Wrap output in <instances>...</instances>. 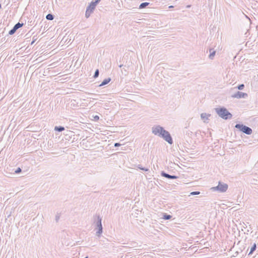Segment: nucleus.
<instances>
[{
	"label": "nucleus",
	"mask_w": 258,
	"mask_h": 258,
	"mask_svg": "<svg viewBox=\"0 0 258 258\" xmlns=\"http://www.w3.org/2000/svg\"><path fill=\"white\" fill-rule=\"evenodd\" d=\"M33 40H32V42H31V45H32V44H33L35 42V41H36V39H34V37L33 38Z\"/></svg>",
	"instance_id": "29"
},
{
	"label": "nucleus",
	"mask_w": 258,
	"mask_h": 258,
	"mask_svg": "<svg viewBox=\"0 0 258 258\" xmlns=\"http://www.w3.org/2000/svg\"><path fill=\"white\" fill-rule=\"evenodd\" d=\"M93 12V10L89 8V7H87L85 16L87 18H89L91 14Z\"/></svg>",
	"instance_id": "13"
},
{
	"label": "nucleus",
	"mask_w": 258,
	"mask_h": 258,
	"mask_svg": "<svg viewBox=\"0 0 258 258\" xmlns=\"http://www.w3.org/2000/svg\"><path fill=\"white\" fill-rule=\"evenodd\" d=\"M99 118V117L97 115H96L95 117H94V119L95 120H98Z\"/></svg>",
	"instance_id": "28"
},
{
	"label": "nucleus",
	"mask_w": 258,
	"mask_h": 258,
	"mask_svg": "<svg viewBox=\"0 0 258 258\" xmlns=\"http://www.w3.org/2000/svg\"><path fill=\"white\" fill-rule=\"evenodd\" d=\"M256 245L255 243H254L253 245L251 247L250 250L248 253V255L251 254L256 249Z\"/></svg>",
	"instance_id": "17"
},
{
	"label": "nucleus",
	"mask_w": 258,
	"mask_h": 258,
	"mask_svg": "<svg viewBox=\"0 0 258 258\" xmlns=\"http://www.w3.org/2000/svg\"><path fill=\"white\" fill-rule=\"evenodd\" d=\"M161 175L163 177H164L168 179H177L178 178V176H177L176 175H170L163 171L161 172Z\"/></svg>",
	"instance_id": "9"
},
{
	"label": "nucleus",
	"mask_w": 258,
	"mask_h": 258,
	"mask_svg": "<svg viewBox=\"0 0 258 258\" xmlns=\"http://www.w3.org/2000/svg\"><path fill=\"white\" fill-rule=\"evenodd\" d=\"M248 96V95L246 93H243L240 91H237L236 93L231 96L232 98H245Z\"/></svg>",
	"instance_id": "8"
},
{
	"label": "nucleus",
	"mask_w": 258,
	"mask_h": 258,
	"mask_svg": "<svg viewBox=\"0 0 258 258\" xmlns=\"http://www.w3.org/2000/svg\"><path fill=\"white\" fill-rule=\"evenodd\" d=\"M172 216L170 215L165 214L163 216V219L164 220H169L171 218Z\"/></svg>",
	"instance_id": "19"
},
{
	"label": "nucleus",
	"mask_w": 258,
	"mask_h": 258,
	"mask_svg": "<svg viewBox=\"0 0 258 258\" xmlns=\"http://www.w3.org/2000/svg\"><path fill=\"white\" fill-rule=\"evenodd\" d=\"M228 187V185L227 184L219 181L217 186L213 187L211 189L213 191H218L220 192H224L227 190Z\"/></svg>",
	"instance_id": "3"
},
{
	"label": "nucleus",
	"mask_w": 258,
	"mask_h": 258,
	"mask_svg": "<svg viewBox=\"0 0 258 258\" xmlns=\"http://www.w3.org/2000/svg\"><path fill=\"white\" fill-rule=\"evenodd\" d=\"M190 5H187L186 6V8H190Z\"/></svg>",
	"instance_id": "31"
},
{
	"label": "nucleus",
	"mask_w": 258,
	"mask_h": 258,
	"mask_svg": "<svg viewBox=\"0 0 258 258\" xmlns=\"http://www.w3.org/2000/svg\"><path fill=\"white\" fill-rule=\"evenodd\" d=\"M211 116L210 114H207L206 113H202L201 114V117L203 120H208L209 119V117ZM204 122H206V120H204Z\"/></svg>",
	"instance_id": "12"
},
{
	"label": "nucleus",
	"mask_w": 258,
	"mask_h": 258,
	"mask_svg": "<svg viewBox=\"0 0 258 258\" xmlns=\"http://www.w3.org/2000/svg\"><path fill=\"white\" fill-rule=\"evenodd\" d=\"M111 81V79L110 78H106L104 79L102 83L98 86L99 87L107 85Z\"/></svg>",
	"instance_id": "14"
},
{
	"label": "nucleus",
	"mask_w": 258,
	"mask_h": 258,
	"mask_svg": "<svg viewBox=\"0 0 258 258\" xmlns=\"http://www.w3.org/2000/svg\"><path fill=\"white\" fill-rule=\"evenodd\" d=\"M122 74H123L124 76H126L127 74V72L126 70L124 69H123V70H121Z\"/></svg>",
	"instance_id": "25"
},
{
	"label": "nucleus",
	"mask_w": 258,
	"mask_h": 258,
	"mask_svg": "<svg viewBox=\"0 0 258 258\" xmlns=\"http://www.w3.org/2000/svg\"><path fill=\"white\" fill-rule=\"evenodd\" d=\"M215 111L217 114L224 119L227 120L231 119L232 117V114L224 107L216 108H215Z\"/></svg>",
	"instance_id": "1"
},
{
	"label": "nucleus",
	"mask_w": 258,
	"mask_h": 258,
	"mask_svg": "<svg viewBox=\"0 0 258 258\" xmlns=\"http://www.w3.org/2000/svg\"><path fill=\"white\" fill-rule=\"evenodd\" d=\"M99 70L98 69H97L95 72V73L94 74V76H93V77L94 78H96L98 77L99 76Z\"/></svg>",
	"instance_id": "21"
},
{
	"label": "nucleus",
	"mask_w": 258,
	"mask_h": 258,
	"mask_svg": "<svg viewBox=\"0 0 258 258\" xmlns=\"http://www.w3.org/2000/svg\"><path fill=\"white\" fill-rule=\"evenodd\" d=\"M64 130V127L62 126H55L54 127V131L60 132Z\"/></svg>",
	"instance_id": "15"
},
{
	"label": "nucleus",
	"mask_w": 258,
	"mask_h": 258,
	"mask_svg": "<svg viewBox=\"0 0 258 258\" xmlns=\"http://www.w3.org/2000/svg\"><path fill=\"white\" fill-rule=\"evenodd\" d=\"M173 8V6H170L169 7V9Z\"/></svg>",
	"instance_id": "30"
},
{
	"label": "nucleus",
	"mask_w": 258,
	"mask_h": 258,
	"mask_svg": "<svg viewBox=\"0 0 258 258\" xmlns=\"http://www.w3.org/2000/svg\"><path fill=\"white\" fill-rule=\"evenodd\" d=\"M121 146V144L119 143H115L114 144L115 147H118Z\"/></svg>",
	"instance_id": "27"
},
{
	"label": "nucleus",
	"mask_w": 258,
	"mask_h": 258,
	"mask_svg": "<svg viewBox=\"0 0 258 258\" xmlns=\"http://www.w3.org/2000/svg\"><path fill=\"white\" fill-rule=\"evenodd\" d=\"M162 132V134L160 137L163 138L165 141L171 145L173 143V140L169 132L164 128Z\"/></svg>",
	"instance_id": "4"
},
{
	"label": "nucleus",
	"mask_w": 258,
	"mask_h": 258,
	"mask_svg": "<svg viewBox=\"0 0 258 258\" xmlns=\"http://www.w3.org/2000/svg\"><path fill=\"white\" fill-rule=\"evenodd\" d=\"M54 18V16L52 14H48L46 16V19L48 20H52Z\"/></svg>",
	"instance_id": "18"
},
{
	"label": "nucleus",
	"mask_w": 258,
	"mask_h": 258,
	"mask_svg": "<svg viewBox=\"0 0 258 258\" xmlns=\"http://www.w3.org/2000/svg\"><path fill=\"white\" fill-rule=\"evenodd\" d=\"M210 54L209 55V58L210 59H213L215 54H216V51L214 50L213 48H210L209 49Z\"/></svg>",
	"instance_id": "11"
},
{
	"label": "nucleus",
	"mask_w": 258,
	"mask_h": 258,
	"mask_svg": "<svg viewBox=\"0 0 258 258\" xmlns=\"http://www.w3.org/2000/svg\"><path fill=\"white\" fill-rule=\"evenodd\" d=\"M101 1V0H95L94 1H92L88 6L89 8L93 10V11L95 9L97 5Z\"/></svg>",
	"instance_id": "10"
},
{
	"label": "nucleus",
	"mask_w": 258,
	"mask_h": 258,
	"mask_svg": "<svg viewBox=\"0 0 258 258\" xmlns=\"http://www.w3.org/2000/svg\"><path fill=\"white\" fill-rule=\"evenodd\" d=\"M200 191H193L190 193L191 195H197L200 194Z\"/></svg>",
	"instance_id": "26"
},
{
	"label": "nucleus",
	"mask_w": 258,
	"mask_h": 258,
	"mask_svg": "<svg viewBox=\"0 0 258 258\" xmlns=\"http://www.w3.org/2000/svg\"><path fill=\"white\" fill-rule=\"evenodd\" d=\"M138 167L140 169L145 171H148L149 170V169L148 168H147L145 167H143L141 165H138Z\"/></svg>",
	"instance_id": "20"
},
{
	"label": "nucleus",
	"mask_w": 258,
	"mask_h": 258,
	"mask_svg": "<svg viewBox=\"0 0 258 258\" xmlns=\"http://www.w3.org/2000/svg\"><path fill=\"white\" fill-rule=\"evenodd\" d=\"M235 127L239 130V131L248 135H251L252 132V129L250 127L243 124L237 123L235 125Z\"/></svg>",
	"instance_id": "2"
},
{
	"label": "nucleus",
	"mask_w": 258,
	"mask_h": 258,
	"mask_svg": "<svg viewBox=\"0 0 258 258\" xmlns=\"http://www.w3.org/2000/svg\"><path fill=\"white\" fill-rule=\"evenodd\" d=\"M60 215L59 213H57L55 215V220L56 222H57L60 218Z\"/></svg>",
	"instance_id": "22"
},
{
	"label": "nucleus",
	"mask_w": 258,
	"mask_h": 258,
	"mask_svg": "<svg viewBox=\"0 0 258 258\" xmlns=\"http://www.w3.org/2000/svg\"><path fill=\"white\" fill-rule=\"evenodd\" d=\"M122 66H123V64H120V65L119 66V68H121Z\"/></svg>",
	"instance_id": "32"
},
{
	"label": "nucleus",
	"mask_w": 258,
	"mask_h": 258,
	"mask_svg": "<svg viewBox=\"0 0 258 258\" xmlns=\"http://www.w3.org/2000/svg\"><path fill=\"white\" fill-rule=\"evenodd\" d=\"M85 258H88V256H86V257H85Z\"/></svg>",
	"instance_id": "33"
},
{
	"label": "nucleus",
	"mask_w": 258,
	"mask_h": 258,
	"mask_svg": "<svg viewBox=\"0 0 258 258\" xmlns=\"http://www.w3.org/2000/svg\"><path fill=\"white\" fill-rule=\"evenodd\" d=\"M101 221V218L99 215L97 216V220L96 222V228L98 229L97 231H96V235L98 237L100 236V235L103 232V228Z\"/></svg>",
	"instance_id": "5"
},
{
	"label": "nucleus",
	"mask_w": 258,
	"mask_h": 258,
	"mask_svg": "<svg viewBox=\"0 0 258 258\" xmlns=\"http://www.w3.org/2000/svg\"><path fill=\"white\" fill-rule=\"evenodd\" d=\"M149 5V3H148V2L142 3L139 6V9H141L145 8Z\"/></svg>",
	"instance_id": "16"
},
{
	"label": "nucleus",
	"mask_w": 258,
	"mask_h": 258,
	"mask_svg": "<svg viewBox=\"0 0 258 258\" xmlns=\"http://www.w3.org/2000/svg\"><path fill=\"white\" fill-rule=\"evenodd\" d=\"M23 25V23L18 22L14 25L11 30L9 31V34L10 35H13L19 28L22 27Z\"/></svg>",
	"instance_id": "7"
},
{
	"label": "nucleus",
	"mask_w": 258,
	"mask_h": 258,
	"mask_svg": "<svg viewBox=\"0 0 258 258\" xmlns=\"http://www.w3.org/2000/svg\"><path fill=\"white\" fill-rule=\"evenodd\" d=\"M244 87V85L243 84H240L237 86V89L239 90H243Z\"/></svg>",
	"instance_id": "23"
},
{
	"label": "nucleus",
	"mask_w": 258,
	"mask_h": 258,
	"mask_svg": "<svg viewBox=\"0 0 258 258\" xmlns=\"http://www.w3.org/2000/svg\"><path fill=\"white\" fill-rule=\"evenodd\" d=\"M163 130L164 127L159 125H155L152 128V132L154 135L160 137Z\"/></svg>",
	"instance_id": "6"
},
{
	"label": "nucleus",
	"mask_w": 258,
	"mask_h": 258,
	"mask_svg": "<svg viewBox=\"0 0 258 258\" xmlns=\"http://www.w3.org/2000/svg\"><path fill=\"white\" fill-rule=\"evenodd\" d=\"M22 171L20 167H18L15 171V172L16 174H18Z\"/></svg>",
	"instance_id": "24"
}]
</instances>
